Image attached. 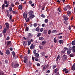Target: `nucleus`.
<instances>
[{
    "mask_svg": "<svg viewBox=\"0 0 75 75\" xmlns=\"http://www.w3.org/2000/svg\"><path fill=\"white\" fill-rule=\"evenodd\" d=\"M27 14H28V13H27V12L26 13V14L24 12L23 14V16L24 18L26 20V22L27 23H28V22H29V21H30V19L29 18H27Z\"/></svg>",
    "mask_w": 75,
    "mask_h": 75,
    "instance_id": "f257e3e1",
    "label": "nucleus"
},
{
    "mask_svg": "<svg viewBox=\"0 0 75 75\" xmlns=\"http://www.w3.org/2000/svg\"><path fill=\"white\" fill-rule=\"evenodd\" d=\"M11 66L12 68H18L19 67V64L18 63L15 64L14 63H12Z\"/></svg>",
    "mask_w": 75,
    "mask_h": 75,
    "instance_id": "f03ea898",
    "label": "nucleus"
},
{
    "mask_svg": "<svg viewBox=\"0 0 75 75\" xmlns=\"http://www.w3.org/2000/svg\"><path fill=\"white\" fill-rule=\"evenodd\" d=\"M66 16L67 15H64L63 17L64 18V20L65 21H67L68 20V17Z\"/></svg>",
    "mask_w": 75,
    "mask_h": 75,
    "instance_id": "7ed1b4c3",
    "label": "nucleus"
},
{
    "mask_svg": "<svg viewBox=\"0 0 75 75\" xmlns=\"http://www.w3.org/2000/svg\"><path fill=\"white\" fill-rule=\"evenodd\" d=\"M62 59H64V61H65L67 59V57L66 55L65 54L63 56Z\"/></svg>",
    "mask_w": 75,
    "mask_h": 75,
    "instance_id": "20e7f679",
    "label": "nucleus"
},
{
    "mask_svg": "<svg viewBox=\"0 0 75 75\" xmlns=\"http://www.w3.org/2000/svg\"><path fill=\"white\" fill-rule=\"evenodd\" d=\"M5 24L6 28H7V29H8V28H9V24L8 23L6 22L5 23Z\"/></svg>",
    "mask_w": 75,
    "mask_h": 75,
    "instance_id": "39448f33",
    "label": "nucleus"
},
{
    "mask_svg": "<svg viewBox=\"0 0 75 75\" xmlns=\"http://www.w3.org/2000/svg\"><path fill=\"white\" fill-rule=\"evenodd\" d=\"M7 16L9 18L10 20H11L12 18V15H10V13H8L7 14Z\"/></svg>",
    "mask_w": 75,
    "mask_h": 75,
    "instance_id": "423d86ee",
    "label": "nucleus"
},
{
    "mask_svg": "<svg viewBox=\"0 0 75 75\" xmlns=\"http://www.w3.org/2000/svg\"><path fill=\"white\" fill-rule=\"evenodd\" d=\"M33 13L34 12H33V11L30 10L28 12V14L30 16L31 15H32V14H33Z\"/></svg>",
    "mask_w": 75,
    "mask_h": 75,
    "instance_id": "0eeeda50",
    "label": "nucleus"
},
{
    "mask_svg": "<svg viewBox=\"0 0 75 75\" xmlns=\"http://www.w3.org/2000/svg\"><path fill=\"white\" fill-rule=\"evenodd\" d=\"M34 17H35V16L33 14H32V15H30L29 16V18L30 19L33 18Z\"/></svg>",
    "mask_w": 75,
    "mask_h": 75,
    "instance_id": "6e6552de",
    "label": "nucleus"
},
{
    "mask_svg": "<svg viewBox=\"0 0 75 75\" xmlns=\"http://www.w3.org/2000/svg\"><path fill=\"white\" fill-rule=\"evenodd\" d=\"M28 37H29V38H31V37H33V35H32L31 33H29L28 34Z\"/></svg>",
    "mask_w": 75,
    "mask_h": 75,
    "instance_id": "1a4fd4ad",
    "label": "nucleus"
},
{
    "mask_svg": "<svg viewBox=\"0 0 75 75\" xmlns=\"http://www.w3.org/2000/svg\"><path fill=\"white\" fill-rule=\"evenodd\" d=\"M40 29L39 26H38L35 28V30L38 32H39V31H40Z\"/></svg>",
    "mask_w": 75,
    "mask_h": 75,
    "instance_id": "9d476101",
    "label": "nucleus"
},
{
    "mask_svg": "<svg viewBox=\"0 0 75 75\" xmlns=\"http://www.w3.org/2000/svg\"><path fill=\"white\" fill-rule=\"evenodd\" d=\"M6 31H7V28H5L3 30L2 33L3 34H5L6 33Z\"/></svg>",
    "mask_w": 75,
    "mask_h": 75,
    "instance_id": "9b49d317",
    "label": "nucleus"
},
{
    "mask_svg": "<svg viewBox=\"0 0 75 75\" xmlns=\"http://www.w3.org/2000/svg\"><path fill=\"white\" fill-rule=\"evenodd\" d=\"M44 37H40L39 38V40L41 41H43V40H44Z\"/></svg>",
    "mask_w": 75,
    "mask_h": 75,
    "instance_id": "f8f14e48",
    "label": "nucleus"
},
{
    "mask_svg": "<svg viewBox=\"0 0 75 75\" xmlns=\"http://www.w3.org/2000/svg\"><path fill=\"white\" fill-rule=\"evenodd\" d=\"M30 48V50H33V49H34V45H33V44H32L31 45Z\"/></svg>",
    "mask_w": 75,
    "mask_h": 75,
    "instance_id": "ddd939ff",
    "label": "nucleus"
},
{
    "mask_svg": "<svg viewBox=\"0 0 75 75\" xmlns=\"http://www.w3.org/2000/svg\"><path fill=\"white\" fill-rule=\"evenodd\" d=\"M66 8H67V9H68V10H69L71 9V6H70L69 5H67L66 6Z\"/></svg>",
    "mask_w": 75,
    "mask_h": 75,
    "instance_id": "4468645a",
    "label": "nucleus"
},
{
    "mask_svg": "<svg viewBox=\"0 0 75 75\" xmlns=\"http://www.w3.org/2000/svg\"><path fill=\"white\" fill-rule=\"evenodd\" d=\"M18 8L20 10H22L23 9V7L21 5H20L18 6Z\"/></svg>",
    "mask_w": 75,
    "mask_h": 75,
    "instance_id": "2eb2a0df",
    "label": "nucleus"
},
{
    "mask_svg": "<svg viewBox=\"0 0 75 75\" xmlns=\"http://www.w3.org/2000/svg\"><path fill=\"white\" fill-rule=\"evenodd\" d=\"M35 56L36 58H38V57H39V54H38V53H35Z\"/></svg>",
    "mask_w": 75,
    "mask_h": 75,
    "instance_id": "dca6fc26",
    "label": "nucleus"
},
{
    "mask_svg": "<svg viewBox=\"0 0 75 75\" xmlns=\"http://www.w3.org/2000/svg\"><path fill=\"white\" fill-rule=\"evenodd\" d=\"M6 43L7 44V45H9L11 43V41H7L6 42Z\"/></svg>",
    "mask_w": 75,
    "mask_h": 75,
    "instance_id": "f3484780",
    "label": "nucleus"
},
{
    "mask_svg": "<svg viewBox=\"0 0 75 75\" xmlns=\"http://www.w3.org/2000/svg\"><path fill=\"white\" fill-rule=\"evenodd\" d=\"M6 53L7 55H9L10 54V51L8 50H7L6 51Z\"/></svg>",
    "mask_w": 75,
    "mask_h": 75,
    "instance_id": "a211bd4d",
    "label": "nucleus"
},
{
    "mask_svg": "<svg viewBox=\"0 0 75 75\" xmlns=\"http://www.w3.org/2000/svg\"><path fill=\"white\" fill-rule=\"evenodd\" d=\"M5 7V4H3L2 6V10H4Z\"/></svg>",
    "mask_w": 75,
    "mask_h": 75,
    "instance_id": "6ab92c4d",
    "label": "nucleus"
},
{
    "mask_svg": "<svg viewBox=\"0 0 75 75\" xmlns=\"http://www.w3.org/2000/svg\"><path fill=\"white\" fill-rule=\"evenodd\" d=\"M71 69L72 71H75V66L73 65L71 68Z\"/></svg>",
    "mask_w": 75,
    "mask_h": 75,
    "instance_id": "aec40b11",
    "label": "nucleus"
},
{
    "mask_svg": "<svg viewBox=\"0 0 75 75\" xmlns=\"http://www.w3.org/2000/svg\"><path fill=\"white\" fill-rule=\"evenodd\" d=\"M63 40H59V42L60 43V44H62L63 43Z\"/></svg>",
    "mask_w": 75,
    "mask_h": 75,
    "instance_id": "412c9836",
    "label": "nucleus"
},
{
    "mask_svg": "<svg viewBox=\"0 0 75 75\" xmlns=\"http://www.w3.org/2000/svg\"><path fill=\"white\" fill-rule=\"evenodd\" d=\"M46 33H47V30H44L43 32V33L44 34H45Z\"/></svg>",
    "mask_w": 75,
    "mask_h": 75,
    "instance_id": "4be33fe9",
    "label": "nucleus"
},
{
    "mask_svg": "<svg viewBox=\"0 0 75 75\" xmlns=\"http://www.w3.org/2000/svg\"><path fill=\"white\" fill-rule=\"evenodd\" d=\"M59 69H58V68H56V69H55L54 71V73H57V72H58V71Z\"/></svg>",
    "mask_w": 75,
    "mask_h": 75,
    "instance_id": "5701e85b",
    "label": "nucleus"
},
{
    "mask_svg": "<svg viewBox=\"0 0 75 75\" xmlns=\"http://www.w3.org/2000/svg\"><path fill=\"white\" fill-rule=\"evenodd\" d=\"M73 49L72 50V52L75 53V46L73 47Z\"/></svg>",
    "mask_w": 75,
    "mask_h": 75,
    "instance_id": "b1692460",
    "label": "nucleus"
},
{
    "mask_svg": "<svg viewBox=\"0 0 75 75\" xmlns=\"http://www.w3.org/2000/svg\"><path fill=\"white\" fill-rule=\"evenodd\" d=\"M52 33H57V31L55 30H53L51 32Z\"/></svg>",
    "mask_w": 75,
    "mask_h": 75,
    "instance_id": "393cba45",
    "label": "nucleus"
},
{
    "mask_svg": "<svg viewBox=\"0 0 75 75\" xmlns=\"http://www.w3.org/2000/svg\"><path fill=\"white\" fill-rule=\"evenodd\" d=\"M23 45L24 47H26V45H27V42L25 41L23 43Z\"/></svg>",
    "mask_w": 75,
    "mask_h": 75,
    "instance_id": "a878e982",
    "label": "nucleus"
},
{
    "mask_svg": "<svg viewBox=\"0 0 75 75\" xmlns=\"http://www.w3.org/2000/svg\"><path fill=\"white\" fill-rule=\"evenodd\" d=\"M4 73L3 71H0V75H4Z\"/></svg>",
    "mask_w": 75,
    "mask_h": 75,
    "instance_id": "bb28decb",
    "label": "nucleus"
},
{
    "mask_svg": "<svg viewBox=\"0 0 75 75\" xmlns=\"http://www.w3.org/2000/svg\"><path fill=\"white\" fill-rule=\"evenodd\" d=\"M15 52L14 51L12 52V54L13 55V57H15Z\"/></svg>",
    "mask_w": 75,
    "mask_h": 75,
    "instance_id": "cd10ccee",
    "label": "nucleus"
},
{
    "mask_svg": "<svg viewBox=\"0 0 75 75\" xmlns=\"http://www.w3.org/2000/svg\"><path fill=\"white\" fill-rule=\"evenodd\" d=\"M62 9L60 8L59 7L58 8V11H59L60 13H61V12L62 11Z\"/></svg>",
    "mask_w": 75,
    "mask_h": 75,
    "instance_id": "c85d7f7f",
    "label": "nucleus"
},
{
    "mask_svg": "<svg viewBox=\"0 0 75 75\" xmlns=\"http://www.w3.org/2000/svg\"><path fill=\"white\" fill-rule=\"evenodd\" d=\"M28 30H29V28H28V27H27L26 28L25 31H28Z\"/></svg>",
    "mask_w": 75,
    "mask_h": 75,
    "instance_id": "c756f323",
    "label": "nucleus"
},
{
    "mask_svg": "<svg viewBox=\"0 0 75 75\" xmlns=\"http://www.w3.org/2000/svg\"><path fill=\"white\" fill-rule=\"evenodd\" d=\"M67 53L68 54H71V50H67Z\"/></svg>",
    "mask_w": 75,
    "mask_h": 75,
    "instance_id": "7c9ffc66",
    "label": "nucleus"
},
{
    "mask_svg": "<svg viewBox=\"0 0 75 75\" xmlns=\"http://www.w3.org/2000/svg\"><path fill=\"white\" fill-rule=\"evenodd\" d=\"M41 35V33H39L38 34L37 36L38 37H40Z\"/></svg>",
    "mask_w": 75,
    "mask_h": 75,
    "instance_id": "2f4dec72",
    "label": "nucleus"
},
{
    "mask_svg": "<svg viewBox=\"0 0 75 75\" xmlns=\"http://www.w3.org/2000/svg\"><path fill=\"white\" fill-rule=\"evenodd\" d=\"M63 9L64 11H67V7H64L63 8Z\"/></svg>",
    "mask_w": 75,
    "mask_h": 75,
    "instance_id": "473e14b6",
    "label": "nucleus"
},
{
    "mask_svg": "<svg viewBox=\"0 0 75 75\" xmlns=\"http://www.w3.org/2000/svg\"><path fill=\"white\" fill-rule=\"evenodd\" d=\"M45 22L46 23H47L48 22V19H46L45 20Z\"/></svg>",
    "mask_w": 75,
    "mask_h": 75,
    "instance_id": "72a5a7b5",
    "label": "nucleus"
},
{
    "mask_svg": "<svg viewBox=\"0 0 75 75\" xmlns=\"http://www.w3.org/2000/svg\"><path fill=\"white\" fill-rule=\"evenodd\" d=\"M30 44H31V41L29 40L28 42V45L29 46Z\"/></svg>",
    "mask_w": 75,
    "mask_h": 75,
    "instance_id": "f704fd0d",
    "label": "nucleus"
},
{
    "mask_svg": "<svg viewBox=\"0 0 75 75\" xmlns=\"http://www.w3.org/2000/svg\"><path fill=\"white\" fill-rule=\"evenodd\" d=\"M41 17L42 18H45V15L42 14L41 15Z\"/></svg>",
    "mask_w": 75,
    "mask_h": 75,
    "instance_id": "c9c22d12",
    "label": "nucleus"
},
{
    "mask_svg": "<svg viewBox=\"0 0 75 75\" xmlns=\"http://www.w3.org/2000/svg\"><path fill=\"white\" fill-rule=\"evenodd\" d=\"M12 13H13V14H17V12L14 11H12Z\"/></svg>",
    "mask_w": 75,
    "mask_h": 75,
    "instance_id": "e433bc0d",
    "label": "nucleus"
},
{
    "mask_svg": "<svg viewBox=\"0 0 75 75\" xmlns=\"http://www.w3.org/2000/svg\"><path fill=\"white\" fill-rule=\"evenodd\" d=\"M71 44L72 45H75V42L74 41H73L71 43Z\"/></svg>",
    "mask_w": 75,
    "mask_h": 75,
    "instance_id": "4c0bfd02",
    "label": "nucleus"
},
{
    "mask_svg": "<svg viewBox=\"0 0 75 75\" xmlns=\"http://www.w3.org/2000/svg\"><path fill=\"white\" fill-rule=\"evenodd\" d=\"M75 47V46H73V47H70V49H69V50H73V47Z\"/></svg>",
    "mask_w": 75,
    "mask_h": 75,
    "instance_id": "58836bf2",
    "label": "nucleus"
},
{
    "mask_svg": "<svg viewBox=\"0 0 75 75\" xmlns=\"http://www.w3.org/2000/svg\"><path fill=\"white\" fill-rule=\"evenodd\" d=\"M8 3V2H7V1H4V4H7Z\"/></svg>",
    "mask_w": 75,
    "mask_h": 75,
    "instance_id": "ea45409f",
    "label": "nucleus"
},
{
    "mask_svg": "<svg viewBox=\"0 0 75 75\" xmlns=\"http://www.w3.org/2000/svg\"><path fill=\"white\" fill-rule=\"evenodd\" d=\"M54 42H55V43H57V40L55 38L54 39Z\"/></svg>",
    "mask_w": 75,
    "mask_h": 75,
    "instance_id": "a19ab883",
    "label": "nucleus"
},
{
    "mask_svg": "<svg viewBox=\"0 0 75 75\" xmlns=\"http://www.w3.org/2000/svg\"><path fill=\"white\" fill-rule=\"evenodd\" d=\"M13 11H12V7L11 6L9 8V11L10 12H11Z\"/></svg>",
    "mask_w": 75,
    "mask_h": 75,
    "instance_id": "79ce46f5",
    "label": "nucleus"
},
{
    "mask_svg": "<svg viewBox=\"0 0 75 75\" xmlns=\"http://www.w3.org/2000/svg\"><path fill=\"white\" fill-rule=\"evenodd\" d=\"M74 54H70L69 55V56L70 57H74Z\"/></svg>",
    "mask_w": 75,
    "mask_h": 75,
    "instance_id": "37998d69",
    "label": "nucleus"
},
{
    "mask_svg": "<svg viewBox=\"0 0 75 75\" xmlns=\"http://www.w3.org/2000/svg\"><path fill=\"white\" fill-rule=\"evenodd\" d=\"M56 67H57V66L55 65H53L52 66V68H53V69H54V68H56Z\"/></svg>",
    "mask_w": 75,
    "mask_h": 75,
    "instance_id": "c03bdc74",
    "label": "nucleus"
},
{
    "mask_svg": "<svg viewBox=\"0 0 75 75\" xmlns=\"http://www.w3.org/2000/svg\"><path fill=\"white\" fill-rule=\"evenodd\" d=\"M46 43V41H43L42 42V44H43V45L45 44V43Z\"/></svg>",
    "mask_w": 75,
    "mask_h": 75,
    "instance_id": "a18cd8bd",
    "label": "nucleus"
},
{
    "mask_svg": "<svg viewBox=\"0 0 75 75\" xmlns=\"http://www.w3.org/2000/svg\"><path fill=\"white\" fill-rule=\"evenodd\" d=\"M33 26H34L35 27H37V23H35L33 24Z\"/></svg>",
    "mask_w": 75,
    "mask_h": 75,
    "instance_id": "49530a36",
    "label": "nucleus"
},
{
    "mask_svg": "<svg viewBox=\"0 0 75 75\" xmlns=\"http://www.w3.org/2000/svg\"><path fill=\"white\" fill-rule=\"evenodd\" d=\"M11 6H12V7H14V6H15V5H14V4H13V3H12L11 4Z\"/></svg>",
    "mask_w": 75,
    "mask_h": 75,
    "instance_id": "de8ad7c7",
    "label": "nucleus"
},
{
    "mask_svg": "<svg viewBox=\"0 0 75 75\" xmlns=\"http://www.w3.org/2000/svg\"><path fill=\"white\" fill-rule=\"evenodd\" d=\"M40 32H42V31H44V28H42L40 29Z\"/></svg>",
    "mask_w": 75,
    "mask_h": 75,
    "instance_id": "09e8293b",
    "label": "nucleus"
},
{
    "mask_svg": "<svg viewBox=\"0 0 75 75\" xmlns=\"http://www.w3.org/2000/svg\"><path fill=\"white\" fill-rule=\"evenodd\" d=\"M51 30H49L48 31V34H49V35H50V34H51Z\"/></svg>",
    "mask_w": 75,
    "mask_h": 75,
    "instance_id": "8fccbe9b",
    "label": "nucleus"
},
{
    "mask_svg": "<svg viewBox=\"0 0 75 75\" xmlns=\"http://www.w3.org/2000/svg\"><path fill=\"white\" fill-rule=\"evenodd\" d=\"M8 6H9V3L8 4H6L5 5V7H6V8L8 7Z\"/></svg>",
    "mask_w": 75,
    "mask_h": 75,
    "instance_id": "3c124183",
    "label": "nucleus"
},
{
    "mask_svg": "<svg viewBox=\"0 0 75 75\" xmlns=\"http://www.w3.org/2000/svg\"><path fill=\"white\" fill-rule=\"evenodd\" d=\"M68 28L69 29V30H71V26H69Z\"/></svg>",
    "mask_w": 75,
    "mask_h": 75,
    "instance_id": "603ef678",
    "label": "nucleus"
},
{
    "mask_svg": "<svg viewBox=\"0 0 75 75\" xmlns=\"http://www.w3.org/2000/svg\"><path fill=\"white\" fill-rule=\"evenodd\" d=\"M58 38H59L62 39V36H61V35L59 36L58 37Z\"/></svg>",
    "mask_w": 75,
    "mask_h": 75,
    "instance_id": "864d4df0",
    "label": "nucleus"
},
{
    "mask_svg": "<svg viewBox=\"0 0 75 75\" xmlns=\"http://www.w3.org/2000/svg\"><path fill=\"white\" fill-rule=\"evenodd\" d=\"M28 61V60H24L23 62H24V63H25V64H26L27 63V61Z\"/></svg>",
    "mask_w": 75,
    "mask_h": 75,
    "instance_id": "5fc2aeb1",
    "label": "nucleus"
},
{
    "mask_svg": "<svg viewBox=\"0 0 75 75\" xmlns=\"http://www.w3.org/2000/svg\"><path fill=\"white\" fill-rule=\"evenodd\" d=\"M67 70V69H66V68H65L63 70V72H65V71Z\"/></svg>",
    "mask_w": 75,
    "mask_h": 75,
    "instance_id": "6e6d98bb",
    "label": "nucleus"
},
{
    "mask_svg": "<svg viewBox=\"0 0 75 75\" xmlns=\"http://www.w3.org/2000/svg\"><path fill=\"white\" fill-rule=\"evenodd\" d=\"M42 26L43 27H45V24L43 23V24L42 25Z\"/></svg>",
    "mask_w": 75,
    "mask_h": 75,
    "instance_id": "4d7b16f0",
    "label": "nucleus"
},
{
    "mask_svg": "<svg viewBox=\"0 0 75 75\" xmlns=\"http://www.w3.org/2000/svg\"><path fill=\"white\" fill-rule=\"evenodd\" d=\"M29 4H31L33 3V2H32V1H31L30 0L29 1Z\"/></svg>",
    "mask_w": 75,
    "mask_h": 75,
    "instance_id": "13d9d810",
    "label": "nucleus"
},
{
    "mask_svg": "<svg viewBox=\"0 0 75 75\" xmlns=\"http://www.w3.org/2000/svg\"><path fill=\"white\" fill-rule=\"evenodd\" d=\"M10 39V37L9 36H8L6 38V40H8Z\"/></svg>",
    "mask_w": 75,
    "mask_h": 75,
    "instance_id": "bf43d9fd",
    "label": "nucleus"
},
{
    "mask_svg": "<svg viewBox=\"0 0 75 75\" xmlns=\"http://www.w3.org/2000/svg\"><path fill=\"white\" fill-rule=\"evenodd\" d=\"M35 60L36 61H39V59L38 58H35Z\"/></svg>",
    "mask_w": 75,
    "mask_h": 75,
    "instance_id": "052dcab7",
    "label": "nucleus"
},
{
    "mask_svg": "<svg viewBox=\"0 0 75 75\" xmlns=\"http://www.w3.org/2000/svg\"><path fill=\"white\" fill-rule=\"evenodd\" d=\"M36 53V50H34L33 51V54H35Z\"/></svg>",
    "mask_w": 75,
    "mask_h": 75,
    "instance_id": "680f3d73",
    "label": "nucleus"
},
{
    "mask_svg": "<svg viewBox=\"0 0 75 75\" xmlns=\"http://www.w3.org/2000/svg\"><path fill=\"white\" fill-rule=\"evenodd\" d=\"M32 60H33V61H34V57H33V55H32Z\"/></svg>",
    "mask_w": 75,
    "mask_h": 75,
    "instance_id": "e2e57ef3",
    "label": "nucleus"
},
{
    "mask_svg": "<svg viewBox=\"0 0 75 75\" xmlns=\"http://www.w3.org/2000/svg\"><path fill=\"white\" fill-rule=\"evenodd\" d=\"M50 71L49 70H48L47 71V74H50Z\"/></svg>",
    "mask_w": 75,
    "mask_h": 75,
    "instance_id": "0e129e2a",
    "label": "nucleus"
},
{
    "mask_svg": "<svg viewBox=\"0 0 75 75\" xmlns=\"http://www.w3.org/2000/svg\"><path fill=\"white\" fill-rule=\"evenodd\" d=\"M0 54L1 55H3V52L1 51L0 50Z\"/></svg>",
    "mask_w": 75,
    "mask_h": 75,
    "instance_id": "69168bd1",
    "label": "nucleus"
},
{
    "mask_svg": "<svg viewBox=\"0 0 75 75\" xmlns=\"http://www.w3.org/2000/svg\"><path fill=\"white\" fill-rule=\"evenodd\" d=\"M5 62L6 63V64H7V63H8V60H7L6 59L5 60Z\"/></svg>",
    "mask_w": 75,
    "mask_h": 75,
    "instance_id": "338daca9",
    "label": "nucleus"
},
{
    "mask_svg": "<svg viewBox=\"0 0 75 75\" xmlns=\"http://www.w3.org/2000/svg\"><path fill=\"white\" fill-rule=\"evenodd\" d=\"M37 67H40V64L39 63H38L37 64Z\"/></svg>",
    "mask_w": 75,
    "mask_h": 75,
    "instance_id": "774afa93",
    "label": "nucleus"
}]
</instances>
